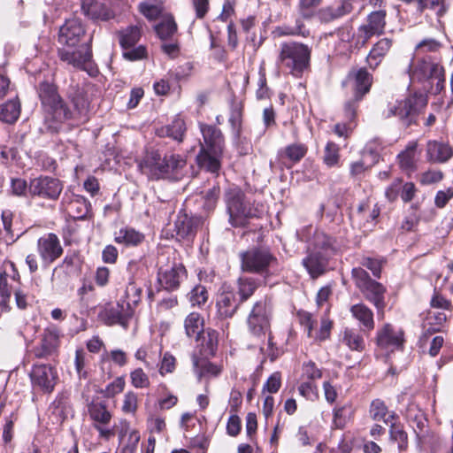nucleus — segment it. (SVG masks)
Segmentation results:
<instances>
[{
	"instance_id": "nucleus-1",
	"label": "nucleus",
	"mask_w": 453,
	"mask_h": 453,
	"mask_svg": "<svg viewBox=\"0 0 453 453\" xmlns=\"http://www.w3.org/2000/svg\"><path fill=\"white\" fill-rule=\"evenodd\" d=\"M37 91L44 113V125L50 132H58L63 123L73 120L71 108L60 96L54 84L41 82Z\"/></svg>"
},
{
	"instance_id": "nucleus-2",
	"label": "nucleus",
	"mask_w": 453,
	"mask_h": 453,
	"mask_svg": "<svg viewBox=\"0 0 453 453\" xmlns=\"http://www.w3.org/2000/svg\"><path fill=\"white\" fill-rule=\"evenodd\" d=\"M203 143L196 156V162L201 168L211 173L220 169V157L223 153L225 141L219 128L212 125L200 124Z\"/></svg>"
},
{
	"instance_id": "nucleus-3",
	"label": "nucleus",
	"mask_w": 453,
	"mask_h": 453,
	"mask_svg": "<svg viewBox=\"0 0 453 453\" xmlns=\"http://www.w3.org/2000/svg\"><path fill=\"white\" fill-rule=\"evenodd\" d=\"M145 164L157 179L178 180L185 174L187 160L180 154L169 152L162 156L157 150H153L147 155Z\"/></svg>"
},
{
	"instance_id": "nucleus-4",
	"label": "nucleus",
	"mask_w": 453,
	"mask_h": 453,
	"mask_svg": "<svg viewBox=\"0 0 453 453\" xmlns=\"http://www.w3.org/2000/svg\"><path fill=\"white\" fill-rule=\"evenodd\" d=\"M311 48L296 42H284L280 45L278 61L292 75L301 77L310 68Z\"/></svg>"
},
{
	"instance_id": "nucleus-5",
	"label": "nucleus",
	"mask_w": 453,
	"mask_h": 453,
	"mask_svg": "<svg viewBox=\"0 0 453 453\" xmlns=\"http://www.w3.org/2000/svg\"><path fill=\"white\" fill-rule=\"evenodd\" d=\"M410 77L413 81L426 83L428 91L437 95L444 88V68L430 59H418L410 65Z\"/></svg>"
},
{
	"instance_id": "nucleus-6",
	"label": "nucleus",
	"mask_w": 453,
	"mask_h": 453,
	"mask_svg": "<svg viewBox=\"0 0 453 453\" xmlns=\"http://www.w3.org/2000/svg\"><path fill=\"white\" fill-rule=\"evenodd\" d=\"M226 203L229 222L234 227L244 226L248 219L259 215L257 208L251 207L245 201L243 192L238 188H231L226 191Z\"/></svg>"
},
{
	"instance_id": "nucleus-7",
	"label": "nucleus",
	"mask_w": 453,
	"mask_h": 453,
	"mask_svg": "<svg viewBox=\"0 0 453 453\" xmlns=\"http://www.w3.org/2000/svg\"><path fill=\"white\" fill-rule=\"evenodd\" d=\"M272 315V305L266 298L256 302L248 317L250 331L257 336L265 335L270 331Z\"/></svg>"
},
{
	"instance_id": "nucleus-8",
	"label": "nucleus",
	"mask_w": 453,
	"mask_h": 453,
	"mask_svg": "<svg viewBox=\"0 0 453 453\" xmlns=\"http://www.w3.org/2000/svg\"><path fill=\"white\" fill-rule=\"evenodd\" d=\"M88 413L93 427L101 438L109 440L115 434V429L110 428L112 414L104 402L93 400L88 404Z\"/></svg>"
},
{
	"instance_id": "nucleus-9",
	"label": "nucleus",
	"mask_w": 453,
	"mask_h": 453,
	"mask_svg": "<svg viewBox=\"0 0 453 453\" xmlns=\"http://www.w3.org/2000/svg\"><path fill=\"white\" fill-rule=\"evenodd\" d=\"M349 79L354 81V100L346 103L345 115L351 121L356 115V103L370 91L372 84V75L365 69L360 68L349 74Z\"/></svg>"
},
{
	"instance_id": "nucleus-10",
	"label": "nucleus",
	"mask_w": 453,
	"mask_h": 453,
	"mask_svg": "<svg viewBox=\"0 0 453 453\" xmlns=\"http://www.w3.org/2000/svg\"><path fill=\"white\" fill-rule=\"evenodd\" d=\"M242 269L248 273H264L276 261L266 249L252 248L240 253Z\"/></svg>"
},
{
	"instance_id": "nucleus-11",
	"label": "nucleus",
	"mask_w": 453,
	"mask_h": 453,
	"mask_svg": "<svg viewBox=\"0 0 453 453\" xmlns=\"http://www.w3.org/2000/svg\"><path fill=\"white\" fill-rule=\"evenodd\" d=\"M387 12L384 9L373 11L366 17V23L357 28V43L365 46L372 36L382 35L386 28Z\"/></svg>"
},
{
	"instance_id": "nucleus-12",
	"label": "nucleus",
	"mask_w": 453,
	"mask_h": 453,
	"mask_svg": "<svg viewBox=\"0 0 453 453\" xmlns=\"http://www.w3.org/2000/svg\"><path fill=\"white\" fill-rule=\"evenodd\" d=\"M63 183L57 178L50 176H39L31 180L28 192L31 196H38L42 199L56 201L62 190Z\"/></svg>"
},
{
	"instance_id": "nucleus-13",
	"label": "nucleus",
	"mask_w": 453,
	"mask_h": 453,
	"mask_svg": "<svg viewBox=\"0 0 453 453\" xmlns=\"http://www.w3.org/2000/svg\"><path fill=\"white\" fill-rule=\"evenodd\" d=\"M418 99L414 96H408L404 100L396 101L395 104H389L383 111L385 118L392 116L398 117L407 126L416 121L418 113Z\"/></svg>"
},
{
	"instance_id": "nucleus-14",
	"label": "nucleus",
	"mask_w": 453,
	"mask_h": 453,
	"mask_svg": "<svg viewBox=\"0 0 453 453\" xmlns=\"http://www.w3.org/2000/svg\"><path fill=\"white\" fill-rule=\"evenodd\" d=\"M29 376L33 387L44 393L52 392L58 380L55 368L45 364L34 365Z\"/></svg>"
},
{
	"instance_id": "nucleus-15",
	"label": "nucleus",
	"mask_w": 453,
	"mask_h": 453,
	"mask_svg": "<svg viewBox=\"0 0 453 453\" xmlns=\"http://www.w3.org/2000/svg\"><path fill=\"white\" fill-rule=\"evenodd\" d=\"M75 48V50H71L72 48L59 49L58 50V58L61 61L65 62L75 68L88 70L92 58V53L88 43H81Z\"/></svg>"
},
{
	"instance_id": "nucleus-16",
	"label": "nucleus",
	"mask_w": 453,
	"mask_h": 453,
	"mask_svg": "<svg viewBox=\"0 0 453 453\" xmlns=\"http://www.w3.org/2000/svg\"><path fill=\"white\" fill-rule=\"evenodd\" d=\"M118 0H82L81 11L94 20H108L114 17V7Z\"/></svg>"
},
{
	"instance_id": "nucleus-17",
	"label": "nucleus",
	"mask_w": 453,
	"mask_h": 453,
	"mask_svg": "<svg viewBox=\"0 0 453 453\" xmlns=\"http://www.w3.org/2000/svg\"><path fill=\"white\" fill-rule=\"evenodd\" d=\"M186 273L183 265L173 263L159 268L157 280L162 288L168 291H173L179 288L180 283L186 278Z\"/></svg>"
},
{
	"instance_id": "nucleus-18",
	"label": "nucleus",
	"mask_w": 453,
	"mask_h": 453,
	"mask_svg": "<svg viewBox=\"0 0 453 453\" xmlns=\"http://www.w3.org/2000/svg\"><path fill=\"white\" fill-rule=\"evenodd\" d=\"M61 206L70 218L83 219L89 211L90 203L82 196L67 190L63 196Z\"/></svg>"
},
{
	"instance_id": "nucleus-19",
	"label": "nucleus",
	"mask_w": 453,
	"mask_h": 453,
	"mask_svg": "<svg viewBox=\"0 0 453 453\" xmlns=\"http://www.w3.org/2000/svg\"><path fill=\"white\" fill-rule=\"evenodd\" d=\"M67 97L73 104L71 109L73 113V120L84 121L89 107V101L87 97L84 88L78 84H72L67 89Z\"/></svg>"
},
{
	"instance_id": "nucleus-20",
	"label": "nucleus",
	"mask_w": 453,
	"mask_h": 453,
	"mask_svg": "<svg viewBox=\"0 0 453 453\" xmlns=\"http://www.w3.org/2000/svg\"><path fill=\"white\" fill-rule=\"evenodd\" d=\"M84 36L85 29L81 22L78 19H70L60 27L58 42L68 48H74L80 45Z\"/></svg>"
},
{
	"instance_id": "nucleus-21",
	"label": "nucleus",
	"mask_w": 453,
	"mask_h": 453,
	"mask_svg": "<svg viewBox=\"0 0 453 453\" xmlns=\"http://www.w3.org/2000/svg\"><path fill=\"white\" fill-rule=\"evenodd\" d=\"M37 251L42 260L49 265L62 255L63 249L56 234H47L38 239Z\"/></svg>"
},
{
	"instance_id": "nucleus-22",
	"label": "nucleus",
	"mask_w": 453,
	"mask_h": 453,
	"mask_svg": "<svg viewBox=\"0 0 453 453\" xmlns=\"http://www.w3.org/2000/svg\"><path fill=\"white\" fill-rule=\"evenodd\" d=\"M376 342L381 349L392 352L403 347V333L401 330H395L390 324H386L378 330Z\"/></svg>"
},
{
	"instance_id": "nucleus-23",
	"label": "nucleus",
	"mask_w": 453,
	"mask_h": 453,
	"mask_svg": "<svg viewBox=\"0 0 453 453\" xmlns=\"http://www.w3.org/2000/svg\"><path fill=\"white\" fill-rule=\"evenodd\" d=\"M59 331L55 326L47 327L40 343L31 350L36 358H46L52 355L58 346Z\"/></svg>"
},
{
	"instance_id": "nucleus-24",
	"label": "nucleus",
	"mask_w": 453,
	"mask_h": 453,
	"mask_svg": "<svg viewBox=\"0 0 453 453\" xmlns=\"http://www.w3.org/2000/svg\"><path fill=\"white\" fill-rule=\"evenodd\" d=\"M234 290L224 289L218 296V313L221 318H231L241 304Z\"/></svg>"
},
{
	"instance_id": "nucleus-25",
	"label": "nucleus",
	"mask_w": 453,
	"mask_h": 453,
	"mask_svg": "<svg viewBox=\"0 0 453 453\" xmlns=\"http://www.w3.org/2000/svg\"><path fill=\"white\" fill-rule=\"evenodd\" d=\"M426 150L430 163H446L453 156V150L449 144L435 140L427 142Z\"/></svg>"
},
{
	"instance_id": "nucleus-26",
	"label": "nucleus",
	"mask_w": 453,
	"mask_h": 453,
	"mask_svg": "<svg viewBox=\"0 0 453 453\" xmlns=\"http://www.w3.org/2000/svg\"><path fill=\"white\" fill-rule=\"evenodd\" d=\"M417 149L418 142L411 141L407 144L405 149L397 156V162L399 167L409 175L414 173L418 168Z\"/></svg>"
},
{
	"instance_id": "nucleus-27",
	"label": "nucleus",
	"mask_w": 453,
	"mask_h": 453,
	"mask_svg": "<svg viewBox=\"0 0 453 453\" xmlns=\"http://www.w3.org/2000/svg\"><path fill=\"white\" fill-rule=\"evenodd\" d=\"M363 330L346 327L341 334L340 342L351 351L362 352L365 349Z\"/></svg>"
},
{
	"instance_id": "nucleus-28",
	"label": "nucleus",
	"mask_w": 453,
	"mask_h": 453,
	"mask_svg": "<svg viewBox=\"0 0 453 453\" xmlns=\"http://www.w3.org/2000/svg\"><path fill=\"white\" fill-rule=\"evenodd\" d=\"M352 317L361 325L364 333L367 334L375 327L372 311L364 303H357L350 307Z\"/></svg>"
},
{
	"instance_id": "nucleus-29",
	"label": "nucleus",
	"mask_w": 453,
	"mask_h": 453,
	"mask_svg": "<svg viewBox=\"0 0 453 453\" xmlns=\"http://www.w3.org/2000/svg\"><path fill=\"white\" fill-rule=\"evenodd\" d=\"M392 45L393 41L389 38H382L373 44L366 57V62L370 68L375 69L380 65L390 50Z\"/></svg>"
},
{
	"instance_id": "nucleus-30",
	"label": "nucleus",
	"mask_w": 453,
	"mask_h": 453,
	"mask_svg": "<svg viewBox=\"0 0 453 453\" xmlns=\"http://www.w3.org/2000/svg\"><path fill=\"white\" fill-rule=\"evenodd\" d=\"M200 224L201 219L198 217L179 214L175 220L176 234L182 239L193 236Z\"/></svg>"
},
{
	"instance_id": "nucleus-31",
	"label": "nucleus",
	"mask_w": 453,
	"mask_h": 453,
	"mask_svg": "<svg viewBox=\"0 0 453 453\" xmlns=\"http://www.w3.org/2000/svg\"><path fill=\"white\" fill-rule=\"evenodd\" d=\"M360 291L369 302L374 304L379 312L383 311L385 307L384 294L386 292V288L382 284L372 280Z\"/></svg>"
},
{
	"instance_id": "nucleus-32",
	"label": "nucleus",
	"mask_w": 453,
	"mask_h": 453,
	"mask_svg": "<svg viewBox=\"0 0 453 453\" xmlns=\"http://www.w3.org/2000/svg\"><path fill=\"white\" fill-rule=\"evenodd\" d=\"M303 265L311 277L315 279L326 272V259L319 251H311L303 258Z\"/></svg>"
},
{
	"instance_id": "nucleus-33",
	"label": "nucleus",
	"mask_w": 453,
	"mask_h": 453,
	"mask_svg": "<svg viewBox=\"0 0 453 453\" xmlns=\"http://www.w3.org/2000/svg\"><path fill=\"white\" fill-rule=\"evenodd\" d=\"M184 327L188 337H194L196 341L200 340L201 334L204 331L203 319L197 312H191L184 321Z\"/></svg>"
},
{
	"instance_id": "nucleus-34",
	"label": "nucleus",
	"mask_w": 453,
	"mask_h": 453,
	"mask_svg": "<svg viewBox=\"0 0 453 453\" xmlns=\"http://www.w3.org/2000/svg\"><path fill=\"white\" fill-rule=\"evenodd\" d=\"M20 102L18 97L0 105V120L5 123H14L20 115Z\"/></svg>"
},
{
	"instance_id": "nucleus-35",
	"label": "nucleus",
	"mask_w": 453,
	"mask_h": 453,
	"mask_svg": "<svg viewBox=\"0 0 453 453\" xmlns=\"http://www.w3.org/2000/svg\"><path fill=\"white\" fill-rule=\"evenodd\" d=\"M144 240V235L132 227H123L115 234L117 243L127 246H137Z\"/></svg>"
},
{
	"instance_id": "nucleus-36",
	"label": "nucleus",
	"mask_w": 453,
	"mask_h": 453,
	"mask_svg": "<svg viewBox=\"0 0 453 453\" xmlns=\"http://www.w3.org/2000/svg\"><path fill=\"white\" fill-rule=\"evenodd\" d=\"M352 12V7L348 4H342L337 7L328 6L322 8L318 12V17L322 22H330L334 19L345 16Z\"/></svg>"
},
{
	"instance_id": "nucleus-37",
	"label": "nucleus",
	"mask_w": 453,
	"mask_h": 453,
	"mask_svg": "<svg viewBox=\"0 0 453 453\" xmlns=\"http://www.w3.org/2000/svg\"><path fill=\"white\" fill-rule=\"evenodd\" d=\"M186 132L184 120L176 117L170 125H167L158 130V135L171 137L173 140L181 142Z\"/></svg>"
},
{
	"instance_id": "nucleus-38",
	"label": "nucleus",
	"mask_w": 453,
	"mask_h": 453,
	"mask_svg": "<svg viewBox=\"0 0 453 453\" xmlns=\"http://www.w3.org/2000/svg\"><path fill=\"white\" fill-rule=\"evenodd\" d=\"M258 284V280L252 277H241L238 279V298L241 303L246 302L255 293Z\"/></svg>"
},
{
	"instance_id": "nucleus-39",
	"label": "nucleus",
	"mask_w": 453,
	"mask_h": 453,
	"mask_svg": "<svg viewBox=\"0 0 453 453\" xmlns=\"http://www.w3.org/2000/svg\"><path fill=\"white\" fill-rule=\"evenodd\" d=\"M193 366L195 372L197 373L198 378L201 379L202 376L210 374L211 376H218L220 374L222 369L220 366L211 363L209 361H202L196 355L192 357Z\"/></svg>"
},
{
	"instance_id": "nucleus-40",
	"label": "nucleus",
	"mask_w": 453,
	"mask_h": 453,
	"mask_svg": "<svg viewBox=\"0 0 453 453\" xmlns=\"http://www.w3.org/2000/svg\"><path fill=\"white\" fill-rule=\"evenodd\" d=\"M203 354L213 356L218 348L219 334L217 331L208 328L201 334Z\"/></svg>"
},
{
	"instance_id": "nucleus-41",
	"label": "nucleus",
	"mask_w": 453,
	"mask_h": 453,
	"mask_svg": "<svg viewBox=\"0 0 453 453\" xmlns=\"http://www.w3.org/2000/svg\"><path fill=\"white\" fill-rule=\"evenodd\" d=\"M229 123L231 125L234 135L236 136V138L240 139L242 134V105L241 103H232L229 116Z\"/></svg>"
},
{
	"instance_id": "nucleus-42",
	"label": "nucleus",
	"mask_w": 453,
	"mask_h": 453,
	"mask_svg": "<svg viewBox=\"0 0 453 453\" xmlns=\"http://www.w3.org/2000/svg\"><path fill=\"white\" fill-rule=\"evenodd\" d=\"M355 410L350 403H346L342 407L334 409V425L337 428H343L345 425L353 418Z\"/></svg>"
},
{
	"instance_id": "nucleus-43",
	"label": "nucleus",
	"mask_w": 453,
	"mask_h": 453,
	"mask_svg": "<svg viewBox=\"0 0 453 453\" xmlns=\"http://www.w3.org/2000/svg\"><path fill=\"white\" fill-rule=\"evenodd\" d=\"M307 148L301 143H294L287 146L279 152L281 158H288L293 164L299 162L306 154Z\"/></svg>"
},
{
	"instance_id": "nucleus-44",
	"label": "nucleus",
	"mask_w": 453,
	"mask_h": 453,
	"mask_svg": "<svg viewBox=\"0 0 453 453\" xmlns=\"http://www.w3.org/2000/svg\"><path fill=\"white\" fill-rule=\"evenodd\" d=\"M140 37V28L137 26H130L119 32V43L122 48L134 47Z\"/></svg>"
},
{
	"instance_id": "nucleus-45",
	"label": "nucleus",
	"mask_w": 453,
	"mask_h": 453,
	"mask_svg": "<svg viewBox=\"0 0 453 453\" xmlns=\"http://www.w3.org/2000/svg\"><path fill=\"white\" fill-rule=\"evenodd\" d=\"M155 30L162 40H165L176 32L177 26L173 18H167L156 25Z\"/></svg>"
},
{
	"instance_id": "nucleus-46",
	"label": "nucleus",
	"mask_w": 453,
	"mask_h": 453,
	"mask_svg": "<svg viewBox=\"0 0 453 453\" xmlns=\"http://www.w3.org/2000/svg\"><path fill=\"white\" fill-rule=\"evenodd\" d=\"M387 415L388 408L383 401L380 399H375L371 403L370 416L373 420H384L388 423L389 420L388 418H387Z\"/></svg>"
},
{
	"instance_id": "nucleus-47",
	"label": "nucleus",
	"mask_w": 453,
	"mask_h": 453,
	"mask_svg": "<svg viewBox=\"0 0 453 453\" xmlns=\"http://www.w3.org/2000/svg\"><path fill=\"white\" fill-rule=\"evenodd\" d=\"M332 244L333 239L320 231H316L311 240V245L314 250L313 251H317V250H327L332 247Z\"/></svg>"
},
{
	"instance_id": "nucleus-48",
	"label": "nucleus",
	"mask_w": 453,
	"mask_h": 453,
	"mask_svg": "<svg viewBox=\"0 0 453 453\" xmlns=\"http://www.w3.org/2000/svg\"><path fill=\"white\" fill-rule=\"evenodd\" d=\"M142 288L133 280H130L126 288V299L127 306L137 305L141 301Z\"/></svg>"
},
{
	"instance_id": "nucleus-49",
	"label": "nucleus",
	"mask_w": 453,
	"mask_h": 453,
	"mask_svg": "<svg viewBox=\"0 0 453 453\" xmlns=\"http://www.w3.org/2000/svg\"><path fill=\"white\" fill-rule=\"evenodd\" d=\"M138 408V396L134 391H127L124 395L121 411L125 414L134 415Z\"/></svg>"
},
{
	"instance_id": "nucleus-50",
	"label": "nucleus",
	"mask_w": 453,
	"mask_h": 453,
	"mask_svg": "<svg viewBox=\"0 0 453 453\" xmlns=\"http://www.w3.org/2000/svg\"><path fill=\"white\" fill-rule=\"evenodd\" d=\"M131 384L135 388H145L150 385L149 376L142 368H136L130 372Z\"/></svg>"
},
{
	"instance_id": "nucleus-51",
	"label": "nucleus",
	"mask_w": 453,
	"mask_h": 453,
	"mask_svg": "<svg viewBox=\"0 0 453 453\" xmlns=\"http://www.w3.org/2000/svg\"><path fill=\"white\" fill-rule=\"evenodd\" d=\"M442 179L443 173L441 170L435 169H428L418 176V181L423 186L436 184Z\"/></svg>"
},
{
	"instance_id": "nucleus-52",
	"label": "nucleus",
	"mask_w": 453,
	"mask_h": 453,
	"mask_svg": "<svg viewBox=\"0 0 453 453\" xmlns=\"http://www.w3.org/2000/svg\"><path fill=\"white\" fill-rule=\"evenodd\" d=\"M189 302L193 306H201L204 304L208 299V292L205 287L196 286L188 295Z\"/></svg>"
},
{
	"instance_id": "nucleus-53",
	"label": "nucleus",
	"mask_w": 453,
	"mask_h": 453,
	"mask_svg": "<svg viewBox=\"0 0 453 453\" xmlns=\"http://www.w3.org/2000/svg\"><path fill=\"white\" fill-rule=\"evenodd\" d=\"M155 365H159L158 372L161 376H165L166 373L174 372L176 368V359L172 354L165 352L160 363L156 362Z\"/></svg>"
},
{
	"instance_id": "nucleus-54",
	"label": "nucleus",
	"mask_w": 453,
	"mask_h": 453,
	"mask_svg": "<svg viewBox=\"0 0 453 453\" xmlns=\"http://www.w3.org/2000/svg\"><path fill=\"white\" fill-rule=\"evenodd\" d=\"M104 316L105 322L108 325L120 324L125 326L127 321V318L121 313L119 308L106 310Z\"/></svg>"
},
{
	"instance_id": "nucleus-55",
	"label": "nucleus",
	"mask_w": 453,
	"mask_h": 453,
	"mask_svg": "<svg viewBox=\"0 0 453 453\" xmlns=\"http://www.w3.org/2000/svg\"><path fill=\"white\" fill-rule=\"evenodd\" d=\"M13 219L14 213L10 209L3 210L1 212V219L3 224V228L5 233V235L12 239L14 237V229H13Z\"/></svg>"
},
{
	"instance_id": "nucleus-56",
	"label": "nucleus",
	"mask_w": 453,
	"mask_h": 453,
	"mask_svg": "<svg viewBox=\"0 0 453 453\" xmlns=\"http://www.w3.org/2000/svg\"><path fill=\"white\" fill-rule=\"evenodd\" d=\"M321 0H299V12L303 18L311 19Z\"/></svg>"
},
{
	"instance_id": "nucleus-57",
	"label": "nucleus",
	"mask_w": 453,
	"mask_h": 453,
	"mask_svg": "<svg viewBox=\"0 0 453 453\" xmlns=\"http://www.w3.org/2000/svg\"><path fill=\"white\" fill-rule=\"evenodd\" d=\"M390 437L392 440L398 441L400 449L406 448L407 434L403 431L400 425L392 423L390 426Z\"/></svg>"
},
{
	"instance_id": "nucleus-58",
	"label": "nucleus",
	"mask_w": 453,
	"mask_h": 453,
	"mask_svg": "<svg viewBox=\"0 0 453 453\" xmlns=\"http://www.w3.org/2000/svg\"><path fill=\"white\" fill-rule=\"evenodd\" d=\"M339 149L334 142H328L325 149L324 162L328 166H334L339 160Z\"/></svg>"
},
{
	"instance_id": "nucleus-59",
	"label": "nucleus",
	"mask_w": 453,
	"mask_h": 453,
	"mask_svg": "<svg viewBox=\"0 0 453 453\" xmlns=\"http://www.w3.org/2000/svg\"><path fill=\"white\" fill-rule=\"evenodd\" d=\"M219 195H220V188L218 185L213 186L211 188H210L206 192V194L204 196V204H203V207L205 208V210L212 211L215 208L217 202L219 198Z\"/></svg>"
},
{
	"instance_id": "nucleus-60",
	"label": "nucleus",
	"mask_w": 453,
	"mask_h": 453,
	"mask_svg": "<svg viewBox=\"0 0 453 453\" xmlns=\"http://www.w3.org/2000/svg\"><path fill=\"white\" fill-rule=\"evenodd\" d=\"M281 387V374L279 372H273L266 380L263 387V391L274 394L279 391Z\"/></svg>"
},
{
	"instance_id": "nucleus-61",
	"label": "nucleus",
	"mask_w": 453,
	"mask_h": 453,
	"mask_svg": "<svg viewBox=\"0 0 453 453\" xmlns=\"http://www.w3.org/2000/svg\"><path fill=\"white\" fill-rule=\"evenodd\" d=\"M352 276L354 278L357 287L361 290L365 286L371 282L372 280L370 278L368 273L361 268L356 267L352 270Z\"/></svg>"
},
{
	"instance_id": "nucleus-62",
	"label": "nucleus",
	"mask_w": 453,
	"mask_h": 453,
	"mask_svg": "<svg viewBox=\"0 0 453 453\" xmlns=\"http://www.w3.org/2000/svg\"><path fill=\"white\" fill-rule=\"evenodd\" d=\"M299 394L310 401H314L318 398L317 388L312 382H303L298 387Z\"/></svg>"
},
{
	"instance_id": "nucleus-63",
	"label": "nucleus",
	"mask_w": 453,
	"mask_h": 453,
	"mask_svg": "<svg viewBox=\"0 0 453 453\" xmlns=\"http://www.w3.org/2000/svg\"><path fill=\"white\" fill-rule=\"evenodd\" d=\"M126 382L123 377L116 378L111 383L105 388V395L113 397L124 390Z\"/></svg>"
},
{
	"instance_id": "nucleus-64",
	"label": "nucleus",
	"mask_w": 453,
	"mask_h": 453,
	"mask_svg": "<svg viewBox=\"0 0 453 453\" xmlns=\"http://www.w3.org/2000/svg\"><path fill=\"white\" fill-rule=\"evenodd\" d=\"M139 441V432L135 430L131 431L128 436V442L119 450V453H134Z\"/></svg>"
}]
</instances>
